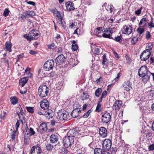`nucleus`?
I'll list each match as a JSON object with an SVG mask.
<instances>
[{
	"label": "nucleus",
	"mask_w": 154,
	"mask_h": 154,
	"mask_svg": "<svg viewBox=\"0 0 154 154\" xmlns=\"http://www.w3.org/2000/svg\"><path fill=\"white\" fill-rule=\"evenodd\" d=\"M23 57V56L22 55L20 54L19 55L17 56V61H19V60L21 59V58H22Z\"/></svg>",
	"instance_id": "obj_61"
},
{
	"label": "nucleus",
	"mask_w": 154,
	"mask_h": 154,
	"mask_svg": "<svg viewBox=\"0 0 154 154\" xmlns=\"http://www.w3.org/2000/svg\"><path fill=\"white\" fill-rule=\"evenodd\" d=\"M53 148V145L50 144H48L46 145V149L48 151L51 150Z\"/></svg>",
	"instance_id": "obj_34"
},
{
	"label": "nucleus",
	"mask_w": 154,
	"mask_h": 154,
	"mask_svg": "<svg viewBox=\"0 0 154 154\" xmlns=\"http://www.w3.org/2000/svg\"><path fill=\"white\" fill-rule=\"evenodd\" d=\"M148 25L149 27V28H151L153 27L154 28V23H153L152 21L149 22L148 23Z\"/></svg>",
	"instance_id": "obj_47"
},
{
	"label": "nucleus",
	"mask_w": 154,
	"mask_h": 154,
	"mask_svg": "<svg viewBox=\"0 0 154 154\" xmlns=\"http://www.w3.org/2000/svg\"><path fill=\"white\" fill-rule=\"evenodd\" d=\"M106 54H104L103 56V60L102 61V63L103 65L105 64L106 63L107 61V59L106 58Z\"/></svg>",
	"instance_id": "obj_49"
},
{
	"label": "nucleus",
	"mask_w": 154,
	"mask_h": 154,
	"mask_svg": "<svg viewBox=\"0 0 154 154\" xmlns=\"http://www.w3.org/2000/svg\"><path fill=\"white\" fill-rule=\"evenodd\" d=\"M132 28L130 25L125 26L122 29V32L128 35L130 34L132 32Z\"/></svg>",
	"instance_id": "obj_14"
},
{
	"label": "nucleus",
	"mask_w": 154,
	"mask_h": 154,
	"mask_svg": "<svg viewBox=\"0 0 154 154\" xmlns=\"http://www.w3.org/2000/svg\"><path fill=\"white\" fill-rule=\"evenodd\" d=\"M11 103L13 105L16 104L18 102L17 97H11Z\"/></svg>",
	"instance_id": "obj_28"
},
{
	"label": "nucleus",
	"mask_w": 154,
	"mask_h": 154,
	"mask_svg": "<svg viewBox=\"0 0 154 154\" xmlns=\"http://www.w3.org/2000/svg\"><path fill=\"white\" fill-rule=\"evenodd\" d=\"M81 110L80 109L77 108L73 110L71 114L72 117L74 118H76L79 116H82L80 115V113H81Z\"/></svg>",
	"instance_id": "obj_19"
},
{
	"label": "nucleus",
	"mask_w": 154,
	"mask_h": 154,
	"mask_svg": "<svg viewBox=\"0 0 154 154\" xmlns=\"http://www.w3.org/2000/svg\"><path fill=\"white\" fill-rule=\"evenodd\" d=\"M49 88L45 85H41L39 87L38 94L39 97L42 98L47 96L48 94Z\"/></svg>",
	"instance_id": "obj_2"
},
{
	"label": "nucleus",
	"mask_w": 154,
	"mask_h": 154,
	"mask_svg": "<svg viewBox=\"0 0 154 154\" xmlns=\"http://www.w3.org/2000/svg\"><path fill=\"white\" fill-rule=\"evenodd\" d=\"M150 63H152L154 62V58L151 56L150 58Z\"/></svg>",
	"instance_id": "obj_64"
},
{
	"label": "nucleus",
	"mask_w": 154,
	"mask_h": 154,
	"mask_svg": "<svg viewBox=\"0 0 154 154\" xmlns=\"http://www.w3.org/2000/svg\"><path fill=\"white\" fill-rule=\"evenodd\" d=\"M47 129V125L45 123H41L38 128L41 133H43L46 131Z\"/></svg>",
	"instance_id": "obj_22"
},
{
	"label": "nucleus",
	"mask_w": 154,
	"mask_h": 154,
	"mask_svg": "<svg viewBox=\"0 0 154 154\" xmlns=\"http://www.w3.org/2000/svg\"><path fill=\"white\" fill-rule=\"evenodd\" d=\"M142 8H140L137 10L135 11V14L137 15H139L141 11Z\"/></svg>",
	"instance_id": "obj_53"
},
{
	"label": "nucleus",
	"mask_w": 154,
	"mask_h": 154,
	"mask_svg": "<svg viewBox=\"0 0 154 154\" xmlns=\"http://www.w3.org/2000/svg\"><path fill=\"white\" fill-rule=\"evenodd\" d=\"M111 119V115L107 112L103 113L101 116V120L103 123L107 124L110 121Z\"/></svg>",
	"instance_id": "obj_10"
},
{
	"label": "nucleus",
	"mask_w": 154,
	"mask_h": 154,
	"mask_svg": "<svg viewBox=\"0 0 154 154\" xmlns=\"http://www.w3.org/2000/svg\"><path fill=\"white\" fill-rule=\"evenodd\" d=\"M122 104V102L121 100L116 101L114 103L112 109L116 110H119Z\"/></svg>",
	"instance_id": "obj_18"
},
{
	"label": "nucleus",
	"mask_w": 154,
	"mask_h": 154,
	"mask_svg": "<svg viewBox=\"0 0 154 154\" xmlns=\"http://www.w3.org/2000/svg\"><path fill=\"white\" fill-rule=\"evenodd\" d=\"M27 110L30 113H33L34 112L33 107H26Z\"/></svg>",
	"instance_id": "obj_38"
},
{
	"label": "nucleus",
	"mask_w": 154,
	"mask_h": 154,
	"mask_svg": "<svg viewBox=\"0 0 154 154\" xmlns=\"http://www.w3.org/2000/svg\"><path fill=\"white\" fill-rule=\"evenodd\" d=\"M146 38L147 39H149L151 37V35L150 34L149 32L148 31H147L146 33Z\"/></svg>",
	"instance_id": "obj_48"
},
{
	"label": "nucleus",
	"mask_w": 154,
	"mask_h": 154,
	"mask_svg": "<svg viewBox=\"0 0 154 154\" xmlns=\"http://www.w3.org/2000/svg\"><path fill=\"white\" fill-rule=\"evenodd\" d=\"M54 113L53 111L51 109H48L45 111L44 115L48 119H49L50 117L51 118H53L54 116Z\"/></svg>",
	"instance_id": "obj_16"
},
{
	"label": "nucleus",
	"mask_w": 154,
	"mask_h": 154,
	"mask_svg": "<svg viewBox=\"0 0 154 154\" xmlns=\"http://www.w3.org/2000/svg\"><path fill=\"white\" fill-rule=\"evenodd\" d=\"M121 73L120 72H119L117 75V77L114 79L116 81H117L118 80L120 77V76Z\"/></svg>",
	"instance_id": "obj_62"
},
{
	"label": "nucleus",
	"mask_w": 154,
	"mask_h": 154,
	"mask_svg": "<svg viewBox=\"0 0 154 154\" xmlns=\"http://www.w3.org/2000/svg\"><path fill=\"white\" fill-rule=\"evenodd\" d=\"M28 78L27 77H25L23 78L20 79L19 80V84L22 87L24 86L25 84L27 83Z\"/></svg>",
	"instance_id": "obj_25"
},
{
	"label": "nucleus",
	"mask_w": 154,
	"mask_h": 154,
	"mask_svg": "<svg viewBox=\"0 0 154 154\" xmlns=\"http://www.w3.org/2000/svg\"><path fill=\"white\" fill-rule=\"evenodd\" d=\"M146 136L147 137H148V138H149V137H150V139L152 137V134L148 132L147 133V134H146Z\"/></svg>",
	"instance_id": "obj_60"
},
{
	"label": "nucleus",
	"mask_w": 154,
	"mask_h": 154,
	"mask_svg": "<svg viewBox=\"0 0 154 154\" xmlns=\"http://www.w3.org/2000/svg\"><path fill=\"white\" fill-rule=\"evenodd\" d=\"M4 50L6 49L7 51H8L9 52H11L12 51L11 47L12 45L11 42H6Z\"/></svg>",
	"instance_id": "obj_23"
},
{
	"label": "nucleus",
	"mask_w": 154,
	"mask_h": 154,
	"mask_svg": "<svg viewBox=\"0 0 154 154\" xmlns=\"http://www.w3.org/2000/svg\"><path fill=\"white\" fill-rule=\"evenodd\" d=\"M107 94V92L106 91H104L101 94V97L103 98H104L106 96Z\"/></svg>",
	"instance_id": "obj_56"
},
{
	"label": "nucleus",
	"mask_w": 154,
	"mask_h": 154,
	"mask_svg": "<svg viewBox=\"0 0 154 154\" xmlns=\"http://www.w3.org/2000/svg\"><path fill=\"white\" fill-rule=\"evenodd\" d=\"M102 91V89L100 88H98L97 90H96L95 92V96L97 97H98Z\"/></svg>",
	"instance_id": "obj_27"
},
{
	"label": "nucleus",
	"mask_w": 154,
	"mask_h": 154,
	"mask_svg": "<svg viewBox=\"0 0 154 154\" xmlns=\"http://www.w3.org/2000/svg\"><path fill=\"white\" fill-rule=\"evenodd\" d=\"M151 54L149 49H147L142 53L140 55V59L142 61H146L149 59Z\"/></svg>",
	"instance_id": "obj_5"
},
{
	"label": "nucleus",
	"mask_w": 154,
	"mask_h": 154,
	"mask_svg": "<svg viewBox=\"0 0 154 154\" xmlns=\"http://www.w3.org/2000/svg\"><path fill=\"white\" fill-rule=\"evenodd\" d=\"M112 145V142L109 139H105L103 142V149L105 150H109Z\"/></svg>",
	"instance_id": "obj_9"
},
{
	"label": "nucleus",
	"mask_w": 154,
	"mask_h": 154,
	"mask_svg": "<svg viewBox=\"0 0 154 154\" xmlns=\"http://www.w3.org/2000/svg\"><path fill=\"white\" fill-rule=\"evenodd\" d=\"M17 131H13V134L11 135V138L13 140H14L15 138V134L17 132Z\"/></svg>",
	"instance_id": "obj_52"
},
{
	"label": "nucleus",
	"mask_w": 154,
	"mask_h": 154,
	"mask_svg": "<svg viewBox=\"0 0 154 154\" xmlns=\"http://www.w3.org/2000/svg\"><path fill=\"white\" fill-rule=\"evenodd\" d=\"M94 54H95L98 55L100 53L99 49L97 48H94Z\"/></svg>",
	"instance_id": "obj_44"
},
{
	"label": "nucleus",
	"mask_w": 154,
	"mask_h": 154,
	"mask_svg": "<svg viewBox=\"0 0 154 154\" xmlns=\"http://www.w3.org/2000/svg\"><path fill=\"white\" fill-rule=\"evenodd\" d=\"M99 134L102 137H105L107 136V131L104 127H100L99 130Z\"/></svg>",
	"instance_id": "obj_20"
},
{
	"label": "nucleus",
	"mask_w": 154,
	"mask_h": 154,
	"mask_svg": "<svg viewBox=\"0 0 154 154\" xmlns=\"http://www.w3.org/2000/svg\"><path fill=\"white\" fill-rule=\"evenodd\" d=\"M29 132L30 133V135L31 136L34 135L35 133V132L34 131L33 129L32 128H30Z\"/></svg>",
	"instance_id": "obj_50"
},
{
	"label": "nucleus",
	"mask_w": 154,
	"mask_h": 154,
	"mask_svg": "<svg viewBox=\"0 0 154 154\" xmlns=\"http://www.w3.org/2000/svg\"><path fill=\"white\" fill-rule=\"evenodd\" d=\"M74 137L72 130H70L67 133V136L65 137L63 140V146L66 148L73 146L74 144Z\"/></svg>",
	"instance_id": "obj_1"
},
{
	"label": "nucleus",
	"mask_w": 154,
	"mask_h": 154,
	"mask_svg": "<svg viewBox=\"0 0 154 154\" xmlns=\"http://www.w3.org/2000/svg\"><path fill=\"white\" fill-rule=\"evenodd\" d=\"M54 66V61L53 60H48L44 65V68L46 71H49L53 69Z\"/></svg>",
	"instance_id": "obj_6"
},
{
	"label": "nucleus",
	"mask_w": 154,
	"mask_h": 154,
	"mask_svg": "<svg viewBox=\"0 0 154 154\" xmlns=\"http://www.w3.org/2000/svg\"><path fill=\"white\" fill-rule=\"evenodd\" d=\"M62 48L61 47H59L58 49L57 52L58 53H61L62 51Z\"/></svg>",
	"instance_id": "obj_63"
},
{
	"label": "nucleus",
	"mask_w": 154,
	"mask_h": 154,
	"mask_svg": "<svg viewBox=\"0 0 154 154\" xmlns=\"http://www.w3.org/2000/svg\"><path fill=\"white\" fill-rule=\"evenodd\" d=\"M72 46V50L75 51H76L78 49V45L76 44H73Z\"/></svg>",
	"instance_id": "obj_41"
},
{
	"label": "nucleus",
	"mask_w": 154,
	"mask_h": 154,
	"mask_svg": "<svg viewBox=\"0 0 154 154\" xmlns=\"http://www.w3.org/2000/svg\"><path fill=\"white\" fill-rule=\"evenodd\" d=\"M102 30V27H97L94 30V33L96 34H99L101 32Z\"/></svg>",
	"instance_id": "obj_35"
},
{
	"label": "nucleus",
	"mask_w": 154,
	"mask_h": 154,
	"mask_svg": "<svg viewBox=\"0 0 154 154\" xmlns=\"http://www.w3.org/2000/svg\"><path fill=\"white\" fill-rule=\"evenodd\" d=\"M57 46L54 43H52L48 45V48L49 49H53L55 48Z\"/></svg>",
	"instance_id": "obj_42"
},
{
	"label": "nucleus",
	"mask_w": 154,
	"mask_h": 154,
	"mask_svg": "<svg viewBox=\"0 0 154 154\" xmlns=\"http://www.w3.org/2000/svg\"><path fill=\"white\" fill-rule=\"evenodd\" d=\"M122 37L121 35L115 37L114 38H112L116 41L120 42L122 41Z\"/></svg>",
	"instance_id": "obj_36"
},
{
	"label": "nucleus",
	"mask_w": 154,
	"mask_h": 154,
	"mask_svg": "<svg viewBox=\"0 0 154 154\" xmlns=\"http://www.w3.org/2000/svg\"><path fill=\"white\" fill-rule=\"evenodd\" d=\"M45 112V111L40 110L38 111V114L40 115H44Z\"/></svg>",
	"instance_id": "obj_55"
},
{
	"label": "nucleus",
	"mask_w": 154,
	"mask_h": 154,
	"mask_svg": "<svg viewBox=\"0 0 154 154\" xmlns=\"http://www.w3.org/2000/svg\"><path fill=\"white\" fill-rule=\"evenodd\" d=\"M58 139L57 135L53 134L51 135L50 137V141L52 143H55L58 141Z\"/></svg>",
	"instance_id": "obj_24"
},
{
	"label": "nucleus",
	"mask_w": 154,
	"mask_h": 154,
	"mask_svg": "<svg viewBox=\"0 0 154 154\" xmlns=\"http://www.w3.org/2000/svg\"><path fill=\"white\" fill-rule=\"evenodd\" d=\"M131 83L129 81H127L124 82L123 86L125 90L128 91L132 88L131 87Z\"/></svg>",
	"instance_id": "obj_21"
},
{
	"label": "nucleus",
	"mask_w": 154,
	"mask_h": 154,
	"mask_svg": "<svg viewBox=\"0 0 154 154\" xmlns=\"http://www.w3.org/2000/svg\"><path fill=\"white\" fill-rule=\"evenodd\" d=\"M68 151L64 147H62L61 149V152L62 154H67L68 153Z\"/></svg>",
	"instance_id": "obj_39"
},
{
	"label": "nucleus",
	"mask_w": 154,
	"mask_h": 154,
	"mask_svg": "<svg viewBox=\"0 0 154 154\" xmlns=\"http://www.w3.org/2000/svg\"><path fill=\"white\" fill-rule=\"evenodd\" d=\"M66 60L65 57L63 55L61 54L56 58L55 62L57 65H60L62 64Z\"/></svg>",
	"instance_id": "obj_11"
},
{
	"label": "nucleus",
	"mask_w": 154,
	"mask_h": 154,
	"mask_svg": "<svg viewBox=\"0 0 154 154\" xmlns=\"http://www.w3.org/2000/svg\"><path fill=\"white\" fill-rule=\"evenodd\" d=\"M138 38L136 37H133L131 39V42L132 45H135L138 41Z\"/></svg>",
	"instance_id": "obj_33"
},
{
	"label": "nucleus",
	"mask_w": 154,
	"mask_h": 154,
	"mask_svg": "<svg viewBox=\"0 0 154 154\" xmlns=\"http://www.w3.org/2000/svg\"><path fill=\"white\" fill-rule=\"evenodd\" d=\"M150 76V74H148L145 75V76L143 77V78L142 79V81L144 83H146L149 80Z\"/></svg>",
	"instance_id": "obj_29"
},
{
	"label": "nucleus",
	"mask_w": 154,
	"mask_h": 154,
	"mask_svg": "<svg viewBox=\"0 0 154 154\" xmlns=\"http://www.w3.org/2000/svg\"><path fill=\"white\" fill-rule=\"evenodd\" d=\"M38 35V34L37 32L36 29H32V30L29 31L28 35L25 34L24 35V37L27 40L30 41L37 39Z\"/></svg>",
	"instance_id": "obj_3"
},
{
	"label": "nucleus",
	"mask_w": 154,
	"mask_h": 154,
	"mask_svg": "<svg viewBox=\"0 0 154 154\" xmlns=\"http://www.w3.org/2000/svg\"><path fill=\"white\" fill-rule=\"evenodd\" d=\"M26 2L27 4H28L29 5H32L33 6H34L35 5V3L34 2H33L30 1H26Z\"/></svg>",
	"instance_id": "obj_57"
},
{
	"label": "nucleus",
	"mask_w": 154,
	"mask_h": 154,
	"mask_svg": "<svg viewBox=\"0 0 154 154\" xmlns=\"http://www.w3.org/2000/svg\"><path fill=\"white\" fill-rule=\"evenodd\" d=\"M149 150H154V144H152L150 145L149 147Z\"/></svg>",
	"instance_id": "obj_59"
},
{
	"label": "nucleus",
	"mask_w": 154,
	"mask_h": 154,
	"mask_svg": "<svg viewBox=\"0 0 154 154\" xmlns=\"http://www.w3.org/2000/svg\"><path fill=\"white\" fill-rule=\"evenodd\" d=\"M107 8H109V9L110 13H112L114 10L112 5H108L107 6Z\"/></svg>",
	"instance_id": "obj_51"
},
{
	"label": "nucleus",
	"mask_w": 154,
	"mask_h": 154,
	"mask_svg": "<svg viewBox=\"0 0 154 154\" xmlns=\"http://www.w3.org/2000/svg\"><path fill=\"white\" fill-rule=\"evenodd\" d=\"M41 152L40 147L37 145L33 146L31 150V154H41Z\"/></svg>",
	"instance_id": "obj_13"
},
{
	"label": "nucleus",
	"mask_w": 154,
	"mask_h": 154,
	"mask_svg": "<svg viewBox=\"0 0 154 154\" xmlns=\"http://www.w3.org/2000/svg\"><path fill=\"white\" fill-rule=\"evenodd\" d=\"M91 112V110H88L86 113H85V114L83 116H82L84 118H87L89 116V114Z\"/></svg>",
	"instance_id": "obj_40"
},
{
	"label": "nucleus",
	"mask_w": 154,
	"mask_h": 154,
	"mask_svg": "<svg viewBox=\"0 0 154 154\" xmlns=\"http://www.w3.org/2000/svg\"><path fill=\"white\" fill-rule=\"evenodd\" d=\"M83 95H85V97H84V96H83V97L82 98L83 100L87 99L88 98H89V96L88 95V94L87 92H83Z\"/></svg>",
	"instance_id": "obj_45"
},
{
	"label": "nucleus",
	"mask_w": 154,
	"mask_h": 154,
	"mask_svg": "<svg viewBox=\"0 0 154 154\" xmlns=\"http://www.w3.org/2000/svg\"><path fill=\"white\" fill-rule=\"evenodd\" d=\"M10 12V11L8 9L5 8L4 11L3 15L5 17H7L8 15Z\"/></svg>",
	"instance_id": "obj_37"
},
{
	"label": "nucleus",
	"mask_w": 154,
	"mask_h": 154,
	"mask_svg": "<svg viewBox=\"0 0 154 154\" xmlns=\"http://www.w3.org/2000/svg\"><path fill=\"white\" fill-rule=\"evenodd\" d=\"M147 67L145 66H142L138 70V75L141 77H143L148 74Z\"/></svg>",
	"instance_id": "obj_7"
},
{
	"label": "nucleus",
	"mask_w": 154,
	"mask_h": 154,
	"mask_svg": "<svg viewBox=\"0 0 154 154\" xmlns=\"http://www.w3.org/2000/svg\"><path fill=\"white\" fill-rule=\"evenodd\" d=\"M94 154H102L103 151L101 149L96 148L94 149Z\"/></svg>",
	"instance_id": "obj_31"
},
{
	"label": "nucleus",
	"mask_w": 154,
	"mask_h": 154,
	"mask_svg": "<svg viewBox=\"0 0 154 154\" xmlns=\"http://www.w3.org/2000/svg\"><path fill=\"white\" fill-rule=\"evenodd\" d=\"M35 15V13L33 11H29L25 12L22 15V18H26L30 17H33Z\"/></svg>",
	"instance_id": "obj_17"
},
{
	"label": "nucleus",
	"mask_w": 154,
	"mask_h": 154,
	"mask_svg": "<svg viewBox=\"0 0 154 154\" xmlns=\"http://www.w3.org/2000/svg\"><path fill=\"white\" fill-rule=\"evenodd\" d=\"M66 6L67 10L69 11L73 10L74 9L72 3L70 2H68L66 4Z\"/></svg>",
	"instance_id": "obj_26"
},
{
	"label": "nucleus",
	"mask_w": 154,
	"mask_h": 154,
	"mask_svg": "<svg viewBox=\"0 0 154 154\" xmlns=\"http://www.w3.org/2000/svg\"><path fill=\"white\" fill-rule=\"evenodd\" d=\"M57 119L60 121H63L68 119L69 117V113L64 110L62 109L57 112Z\"/></svg>",
	"instance_id": "obj_4"
},
{
	"label": "nucleus",
	"mask_w": 154,
	"mask_h": 154,
	"mask_svg": "<svg viewBox=\"0 0 154 154\" xmlns=\"http://www.w3.org/2000/svg\"><path fill=\"white\" fill-rule=\"evenodd\" d=\"M64 20H56L58 23L62 25L63 28H65L66 26V23L64 21Z\"/></svg>",
	"instance_id": "obj_32"
},
{
	"label": "nucleus",
	"mask_w": 154,
	"mask_h": 154,
	"mask_svg": "<svg viewBox=\"0 0 154 154\" xmlns=\"http://www.w3.org/2000/svg\"><path fill=\"white\" fill-rule=\"evenodd\" d=\"M101 105L99 103H98L96 109V111L98 112H100L101 111Z\"/></svg>",
	"instance_id": "obj_46"
},
{
	"label": "nucleus",
	"mask_w": 154,
	"mask_h": 154,
	"mask_svg": "<svg viewBox=\"0 0 154 154\" xmlns=\"http://www.w3.org/2000/svg\"><path fill=\"white\" fill-rule=\"evenodd\" d=\"M137 31L138 33L141 34L144 32V30L143 28H139L137 29Z\"/></svg>",
	"instance_id": "obj_43"
},
{
	"label": "nucleus",
	"mask_w": 154,
	"mask_h": 154,
	"mask_svg": "<svg viewBox=\"0 0 154 154\" xmlns=\"http://www.w3.org/2000/svg\"><path fill=\"white\" fill-rule=\"evenodd\" d=\"M20 125V123L19 122V121L17 120V122L15 126H16V131H17L18 130V129L19 128V126Z\"/></svg>",
	"instance_id": "obj_54"
},
{
	"label": "nucleus",
	"mask_w": 154,
	"mask_h": 154,
	"mask_svg": "<svg viewBox=\"0 0 154 154\" xmlns=\"http://www.w3.org/2000/svg\"><path fill=\"white\" fill-rule=\"evenodd\" d=\"M112 32V28H107L103 30L102 36L103 37L110 38Z\"/></svg>",
	"instance_id": "obj_12"
},
{
	"label": "nucleus",
	"mask_w": 154,
	"mask_h": 154,
	"mask_svg": "<svg viewBox=\"0 0 154 154\" xmlns=\"http://www.w3.org/2000/svg\"><path fill=\"white\" fill-rule=\"evenodd\" d=\"M53 13L54 16L56 19H63L64 16L63 14L61 12H59L56 9H51L49 11Z\"/></svg>",
	"instance_id": "obj_8"
},
{
	"label": "nucleus",
	"mask_w": 154,
	"mask_h": 154,
	"mask_svg": "<svg viewBox=\"0 0 154 154\" xmlns=\"http://www.w3.org/2000/svg\"><path fill=\"white\" fill-rule=\"evenodd\" d=\"M40 105L42 109H47L49 107V103L46 99H44L41 101Z\"/></svg>",
	"instance_id": "obj_15"
},
{
	"label": "nucleus",
	"mask_w": 154,
	"mask_h": 154,
	"mask_svg": "<svg viewBox=\"0 0 154 154\" xmlns=\"http://www.w3.org/2000/svg\"><path fill=\"white\" fill-rule=\"evenodd\" d=\"M49 76L50 77H53L54 76V75H56V73L55 71H53L51 73H49Z\"/></svg>",
	"instance_id": "obj_58"
},
{
	"label": "nucleus",
	"mask_w": 154,
	"mask_h": 154,
	"mask_svg": "<svg viewBox=\"0 0 154 154\" xmlns=\"http://www.w3.org/2000/svg\"><path fill=\"white\" fill-rule=\"evenodd\" d=\"M147 21L146 20H141L139 23V26L140 27H143L146 25Z\"/></svg>",
	"instance_id": "obj_30"
}]
</instances>
